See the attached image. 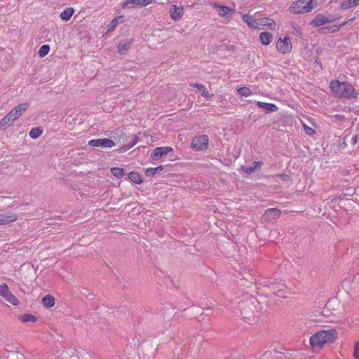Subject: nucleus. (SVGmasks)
I'll use <instances>...</instances> for the list:
<instances>
[{"mask_svg": "<svg viewBox=\"0 0 359 359\" xmlns=\"http://www.w3.org/2000/svg\"><path fill=\"white\" fill-rule=\"evenodd\" d=\"M338 338V332L335 328L320 330L313 334L309 338V344L313 351L319 352L325 344L334 343Z\"/></svg>", "mask_w": 359, "mask_h": 359, "instance_id": "1", "label": "nucleus"}, {"mask_svg": "<svg viewBox=\"0 0 359 359\" xmlns=\"http://www.w3.org/2000/svg\"><path fill=\"white\" fill-rule=\"evenodd\" d=\"M330 88L334 94L343 98H356L358 95L353 85L346 81L332 80L330 83Z\"/></svg>", "mask_w": 359, "mask_h": 359, "instance_id": "2", "label": "nucleus"}, {"mask_svg": "<svg viewBox=\"0 0 359 359\" xmlns=\"http://www.w3.org/2000/svg\"><path fill=\"white\" fill-rule=\"evenodd\" d=\"M313 8V0H297L291 4L288 11L292 14H304L311 12Z\"/></svg>", "mask_w": 359, "mask_h": 359, "instance_id": "3", "label": "nucleus"}, {"mask_svg": "<svg viewBox=\"0 0 359 359\" xmlns=\"http://www.w3.org/2000/svg\"><path fill=\"white\" fill-rule=\"evenodd\" d=\"M276 50L281 54H290L292 50V43L287 35L279 37L276 43Z\"/></svg>", "mask_w": 359, "mask_h": 359, "instance_id": "4", "label": "nucleus"}, {"mask_svg": "<svg viewBox=\"0 0 359 359\" xmlns=\"http://www.w3.org/2000/svg\"><path fill=\"white\" fill-rule=\"evenodd\" d=\"M209 139L208 135H202L194 137L191 143V147L196 151H203L208 148Z\"/></svg>", "mask_w": 359, "mask_h": 359, "instance_id": "5", "label": "nucleus"}, {"mask_svg": "<svg viewBox=\"0 0 359 359\" xmlns=\"http://www.w3.org/2000/svg\"><path fill=\"white\" fill-rule=\"evenodd\" d=\"M0 296L13 306L19 304L18 298L10 291L6 283L0 285Z\"/></svg>", "mask_w": 359, "mask_h": 359, "instance_id": "6", "label": "nucleus"}, {"mask_svg": "<svg viewBox=\"0 0 359 359\" xmlns=\"http://www.w3.org/2000/svg\"><path fill=\"white\" fill-rule=\"evenodd\" d=\"M88 145L95 147L111 148L115 146L113 140L108 138L91 140L88 142Z\"/></svg>", "mask_w": 359, "mask_h": 359, "instance_id": "7", "label": "nucleus"}, {"mask_svg": "<svg viewBox=\"0 0 359 359\" xmlns=\"http://www.w3.org/2000/svg\"><path fill=\"white\" fill-rule=\"evenodd\" d=\"M171 147H156L151 153L150 157L154 161H158L161 158L163 155L167 154L172 151Z\"/></svg>", "mask_w": 359, "mask_h": 359, "instance_id": "8", "label": "nucleus"}, {"mask_svg": "<svg viewBox=\"0 0 359 359\" xmlns=\"http://www.w3.org/2000/svg\"><path fill=\"white\" fill-rule=\"evenodd\" d=\"M169 13H170V18L174 21H179L183 17L184 7H183V6H181V5L177 6L175 4H172L170 6V8L169 10Z\"/></svg>", "mask_w": 359, "mask_h": 359, "instance_id": "9", "label": "nucleus"}, {"mask_svg": "<svg viewBox=\"0 0 359 359\" xmlns=\"http://www.w3.org/2000/svg\"><path fill=\"white\" fill-rule=\"evenodd\" d=\"M257 29L259 28V27H266L268 29L275 31L276 29V23L273 19L266 18V17H262L257 18Z\"/></svg>", "mask_w": 359, "mask_h": 359, "instance_id": "10", "label": "nucleus"}, {"mask_svg": "<svg viewBox=\"0 0 359 359\" xmlns=\"http://www.w3.org/2000/svg\"><path fill=\"white\" fill-rule=\"evenodd\" d=\"M154 1V0H126L122 4V8H135L138 6H146Z\"/></svg>", "mask_w": 359, "mask_h": 359, "instance_id": "11", "label": "nucleus"}, {"mask_svg": "<svg viewBox=\"0 0 359 359\" xmlns=\"http://www.w3.org/2000/svg\"><path fill=\"white\" fill-rule=\"evenodd\" d=\"M280 210L269 208L265 211L263 217L267 222H272L276 221L280 217Z\"/></svg>", "mask_w": 359, "mask_h": 359, "instance_id": "12", "label": "nucleus"}, {"mask_svg": "<svg viewBox=\"0 0 359 359\" xmlns=\"http://www.w3.org/2000/svg\"><path fill=\"white\" fill-rule=\"evenodd\" d=\"M215 8H218V15L221 17L228 18L235 13V9H232L226 6H220L215 3L212 4Z\"/></svg>", "mask_w": 359, "mask_h": 359, "instance_id": "13", "label": "nucleus"}, {"mask_svg": "<svg viewBox=\"0 0 359 359\" xmlns=\"http://www.w3.org/2000/svg\"><path fill=\"white\" fill-rule=\"evenodd\" d=\"M17 219V215L13 212L0 214V226L13 222L16 221Z\"/></svg>", "mask_w": 359, "mask_h": 359, "instance_id": "14", "label": "nucleus"}, {"mask_svg": "<svg viewBox=\"0 0 359 359\" xmlns=\"http://www.w3.org/2000/svg\"><path fill=\"white\" fill-rule=\"evenodd\" d=\"M330 22L329 18L322 14L317 15L314 19L311 22L310 25L312 27H320Z\"/></svg>", "mask_w": 359, "mask_h": 359, "instance_id": "15", "label": "nucleus"}, {"mask_svg": "<svg viewBox=\"0 0 359 359\" xmlns=\"http://www.w3.org/2000/svg\"><path fill=\"white\" fill-rule=\"evenodd\" d=\"M29 106V103H22L13 109L12 111L14 114V118H18L22 114V113L26 111Z\"/></svg>", "mask_w": 359, "mask_h": 359, "instance_id": "16", "label": "nucleus"}, {"mask_svg": "<svg viewBox=\"0 0 359 359\" xmlns=\"http://www.w3.org/2000/svg\"><path fill=\"white\" fill-rule=\"evenodd\" d=\"M189 85L196 88L203 97L209 99L212 97L205 85L201 83H190Z\"/></svg>", "mask_w": 359, "mask_h": 359, "instance_id": "17", "label": "nucleus"}, {"mask_svg": "<svg viewBox=\"0 0 359 359\" xmlns=\"http://www.w3.org/2000/svg\"><path fill=\"white\" fill-rule=\"evenodd\" d=\"M257 104L259 107L265 109L266 113L275 112L278 110V107L276 104L272 103H266L258 101Z\"/></svg>", "mask_w": 359, "mask_h": 359, "instance_id": "18", "label": "nucleus"}, {"mask_svg": "<svg viewBox=\"0 0 359 359\" xmlns=\"http://www.w3.org/2000/svg\"><path fill=\"white\" fill-rule=\"evenodd\" d=\"M242 20L247 23L249 27L252 29H257V18L254 19L249 14L242 15Z\"/></svg>", "mask_w": 359, "mask_h": 359, "instance_id": "19", "label": "nucleus"}, {"mask_svg": "<svg viewBox=\"0 0 359 359\" xmlns=\"http://www.w3.org/2000/svg\"><path fill=\"white\" fill-rule=\"evenodd\" d=\"M273 34L268 32H263L259 34V40L263 45H269L273 40Z\"/></svg>", "mask_w": 359, "mask_h": 359, "instance_id": "20", "label": "nucleus"}, {"mask_svg": "<svg viewBox=\"0 0 359 359\" xmlns=\"http://www.w3.org/2000/svg\"><path fill=\"white\" fill-rule=\"evenodd\" d=\"M74 13V9L72 7H67L60 13V18L62 20L68 21Z\"/></svg>", "mask_w": 359, "mask_h": 359, "instance_id": "21", "label": "nucleus"}, {"mask_svg": "<svg viewBox=\"0 0 359 359\" xmlns=\"http://www.w3.org/2000/svg\"><path fill=\"white\" fill-rule=\"evenodd\" d=\"M41 303L46 308H51L55 304V299L50 294H47L42 298Z\"/></svg>", "mask_w": 359, "mask_h": 359, "instance_id": "22", "label": "nucleus"}, {"mask_svg": "<svg viewBox=\"0 0 359 359\" xmlns=\"http://www.w3.org/2000/svg\"><path fill=\"white\" fill-rule=\"evenodd\" d=\"M131 46V41H123L120 42L118 45V51L121 55H125L128 53Z\"/></svg>", "mask_w": 359, "mask_h": 359, "instance_id": "23", "label": "nucleus"}, {"mask_svg": "<svg viewBox=\"0 0 359 359\" xmlns=\"http://www.w3.org/2000/svg\"><path fill=\"white\" fill-rule=\"evenodd\" d=\"M13 123V119L11 118L8 116L6 115L0 121V130H5L11 126Z\"/></svg>", "mask_w": 359, "mask_h": 359, "instance_id": "24", "label": "nucleus"}, {"mask_svg": "<svg viewBox=\"0 0 359 359\" xmlns=\"http://www.w3.org/2000/svg\"><path fill=\"white\" fill-rule=\"evenodd\" d=\"M128 178L130 179V181L137 184H140L142 182L140 174L137 172H130L128 174Z\"/></svg>", "mask_w": 359, "mask_h": 359, "instance_id": "25", "label": "nucleus"}, {"mask_svg": "<svg viewBox=\"0 0 359 359\" xmlns=\"http://www.w3.org/2000/svg\"><path fill=\"white\" fill-rule=\"evenodd\" d=\"M261 165H262V162L254 161L250 167L244 168L243 171L245 173L250 174V173L253 172L257 168H259L261 167Z\"/></svg>", "mask_w": 359, "mask_h": 359, "instance_id": "26", "label": "nucleus"}, {"mask_svg": "<svg viewBox=\"0 0 359 359\" xmlns=\"http://www.w3.org/2000/svg\"><path fill=\"white\" fill-rule=\"evenodd\" d=\"M111 172L114 177H116V178H118V179L121 178L123 176H124L126 175V172H125L124 169L121 168H116V167L111 168Z\"/></svg>", "mask_w": 359, "mask_h": 359, "instance_id": "27", "label": "nucleus"}, {"mask_svg": "<svg viewBox=\"0 0 359 359\" xmlns=\"http://www.w3.org/2000/svg\"><path fill=\"white\" fill-rule=\"evenodd\" d=\"M237 92L241 96L249 97L252 95V90L248 87H241L237 89Z\"/></svg>", "mask_w": 359, "mask_h": 359, "instance_id": "28", "label": "nucleus"}, {"mask_svg": "<svg viewBox=\"0 0 359 359\" xmlns=\"http://www.w3.org/2000/svg\"><path fill=\"white\" fill-rule=\"evenodd\" d=\"M20 320L21 322H23V323H27V322L35 323L36 321V318L32 314H24L20 317Z\"/></svg>", "mask_w": 359, "mask_h": 359, "instance_id": "29", "label": "nucleus"}, {"mask_svg": "<svg viewBox=\"0 0 359 359\" xmlns=\"http://www.w3.org/2000/svg\"><path fill=\"white\" fill-rule=\"evenodd\" d=\"M42 133L43 130L41 128H34L29 131V136L33 139H36L39 137L42 134Z\"/></svg>", "mask_w": 359, "mask_h": 359, "instance_id": "30", "label": "nucleus"}, {"mask_svg": "<svg viewBox=\"0 0 359 359\" xmlns=\"http://www.w3.org/2000/svg\"><path fill=\"white\" fill-rule=\"evenodd\" d=\"M359 4V0H348L347 3L341 5V8L348 9Z\"/></svg>", "mask_w": 359, "mask_h": 359, "instance_id": "31", "label": "nucleus"}, {"mask_svg": "<svg viewBox=\"0 0 359 359\" xmlns=\"http://www.w3.org/2000/svg\"><path fill=\"white\" fill-rule=\"evenodd\" d=\"M50 51L48 45H43L39 50L38 55L40 57H45Z\"/></svg>", "mask_w": 359, "mask_h": 359, "instance_id": "32", "label": "nucleus"}, {"mask_svg": "<svg viewBox=\"0 0 359 359\" xmlns=\"http://www.w3.org/2000/svg\"><path fill=\"white\" fill-rule=\"evenodd\" d=\"M302 126H303V128H304V129L305 133H306L308 135H309V136H312V135H313L316 133V130H315L313 128H311V127L308 126H307L305 123H304V122L302 123Z\"/></svg>", "mask_w": 359, "mask_h": 359, "instance_id": "33", "label": "nucleus"}, {"mask_svg": "<svg viewBox=\"0 0 359 359\" xmlns=\"http://www.w3.org/2000/svg\"><path fill=\"white\" fill-rule=\"evenodd\" d=\"M122 16H118V18H114L111 21V22L109 24V29H114L117 25L118 24V20L121 19Z\"/></svg>", "mask_w": 359, "mask_h": 359, "instance_id": "34", "label": "nucleus"}, {"mask_svg": "<svg viewBox=\"0 0 359 359\" xmlns=\"http://www.w3.org/2000/svg\"><path fill=\"white\" fill-rule=\"evenodd\" d=\"M353 357L355 359H359V341L355 344L353 350Z\"/></svg>", "mask_w": 359, "mask_h": 359, "instance_id": "35", "label": "nucleus"}, {"mask_svg": "<svg viewBox=\"0 0 359 359\" xmlns=\"http://www.w3.org/2000/svg\"><path fill=\"white\" fill-rule=\"evenodd\" d=\"M158 168H149L147 169L145 173L147 176H154Z\"/></svg>", "mask_w": 359, "mask_h": 359, "instance_id": "36", "label": "nucleus"}, {"mask_svg": "<svg viewBox=\"0 0 359 359\" xmlns=\"http://www.w3.org/2000/svg\"><path fill=\"white\" fill-rule=\"evenodd\" d=\"M137 136L135 135L134 141H133V144H131L130 145H129L128 147H126L123 148L121 151H126L127 150L130 149L132 147H133L137 142Z\"/></svg>", "mask_w": 359, "mask_h": 359, "instance_id": "37", "label": "nucleus"}, {"mask_svg": "<svg viewBox=\"0 0 359 359\" xmlns=\"http://www.w3.org/2000/svg\"><path fill=\"white\" fill-rule=\"evenodd\" d=\"M276 177L284 181H288L290 179V176L286 174H279Z\"/></svg>", "mask_w": 359, "mask_h": 359, "instance_id": "38", "label": "nucleus"}, {"mask_svg": "<svg viewBox=\"0 0 359 359\" xmlns=\"http://www.w3.org/2000/svg\"><path fill=\"white\" fill-rule=\"evenodd\" d=\"M358 141V135H354L352 138H351V143L352 144H356L357 142Z\"/></svg>", "mask_w": 359, "mask_h": 359, "instance_id": "39", "label": "nucleus"}, {"mask_svg": "<svg viewBox=\"0 0 359 359\" xmlns=\"http://www.w3.org/2000/svg\"><path fill=\"white\" fill-rule=\"evenodd\" d=\"M6 115L8 116L11 118H13V122L17 119V118H14V114H13L12 110L9 113H8Z\"/></svg>", "mask_w": 359, "mask_h": 359, "instance_id": "40", "label": "nucleus"}, {"mask_svg": "<svg viewBox=\"0 0 359 359\" xmlns=\"http://www.w3.org/2000/svg\"><path fill=\"white\" fill-rule=\"evenodd\" d=\"M330 29L333 32L337 31L339 29V27L337 25H334L331 27Z\"/></svg>", "mask_w": 359, "mask_h": 359, "instance_id": "41", "label": "nucleus"}, {"mask_svg": "<svg viewBox=\"0 0 359 359\" xmlns=\"http://www.w3.org/2000/svg\"><path fill=\"white\" fill-rule=\"evenodd\" d=\"M335 117H336L337 118H338V119H341V118H344L342 116H341V115H339V114H336V115H335Z\"/></svg>", "mask_w": 359, "mask_h": 359, "instance_id": "42", "label": "nucleus"}, {"mask_svg": "<svg viewBox=\"0 0 359 359\" xmlns=\"http://www.w3.org/2000/svg\"><path fill=\"white\" fill-rule=\"evenodd\" d=\"M158 168V170H162L163 169V167L161 165V166H158L157 167Z\"/></svg>", "mask_w": 359, "mask_h": 359, "instance_id": "43", "label": "nucleus"}]
</instances>
